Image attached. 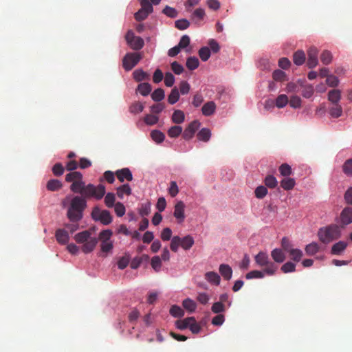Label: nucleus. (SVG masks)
<instances>
[{
  "label": "nucleus",
  "instance_id": "nucleus-57",
  "mask_svg": "<svg viewBox=\"0 0 352 352\" xmlns=\"http://www.w3.org/2000/svg\"><path fill=\"white\" fill-rule=\"evenodd\" d=\"M211 310L212 312L217 314H220L225 311V305L221 302H216L212 304Z\"/></svg>",
  "mask_w": 352,
  "mask_h": 352
},
{
  "label": "nucleus",
  "instance_id": "nucleus-20",
  "mask_svg": "<svg viewBox=\"0 0 352 352\" xmlns=\"http://www.w3.org/2000/svg\"><path fill=\"white\" fill-rule=\"evenodd\" d=\"M194 243L195 240L191 235H186L184 238H180V246L183 250H190Z\"/></svg>",
  "mask_w": 352,
  "mask_h": 352
},
{
  "label": "nucleus",
  "instance_id": "nucleus-42",
  "mask_svg": "<svg viewBox=\"0 0 352 352\" xmlns=\"http://www.w3.org/2000/svg\"><path fill=\"white\" fill-rule=\"evenodd\" d=\"M186 65L188 69L194 70L199 67V62L197 57L190 56L187 58Z\"/></svg>",
  "mask_w": 352,
  "mask_h": 352
},
{
  "label": "nucleus",
  "instance_id": "nucleus-33",
  "mask_svg": "<svg viewBox=\"0 0 352 352\" xmlns=\"http://www.w3.org/2000/svg\"><path fill=\"white\" fill-rule=\"evenodd\" d=\"M180 98L178 89L175 87L172 89L170 93L168 96V102L170 104H174L179 101Z\"/></svg>",
  "mask_w": 352,
  "mask_h": 352
},
{
  "label": "nucleus",
  "instance_id": "nucleus-45",
  "mask_svg": "<svg viewBox=\"0 0 352 352\" xmlns=\"http://www.w3.org/2000/svg\"><path fill=\"white\" fill-rule=\"evenodd\" d=\"M267 188H275L277 187L278 181L273 175H267L264 180Z\"/></svg>",
  "mask_w": 352,
  "mask_h": 352
},
{
  "label": "nucleus",
  "instance_id": "nucleus-49",
  "mask_svg": "<svg viewBox=\"0 0 352 352\" xmlns=\"http://www.w3.org/2000/svg\"><path fill=\"white\" fill-rule=\"evenodd\" d=\"M162 13L172 19H175L178 16L177 10L175 8L170 7L168 6H166L164 7V8L162 10Z\"/></svg>",
  "mask_w": 352,
  "mask_h": 352
},
{
  "label": "nucleus",
  "instance_id": "nucleus-3",
  "mask_svg": "<svg viewBox=\"0 0 352 352\" xmlns=\"http://www.w3.org/2000/svg\"><path fill=\"white\" fill-rule=\"evenodd\" d=\"M318 236L320 242L327 244L340 237V228L335 224L327 226L319 229Z\"/></svg>",
  "mask_w": 352,
  "mask_h": 352
},
{
  "label": "nucleus",
  "instance_id": "nucleus-27",
  "mask_svg": "<svg viewBox=\"0 0 352 352\" xmlns=\"http://www.w3.org/2000/svg\"><path fill=\"white\" fill-rule=\"evenodd\" d=\"M197 137L199 141L208 142L210 139L211 131L208 128H203L197 133Z\"/></svg>",
  "mask_w": 352,
  "mask_h": 352
},
{
  "label": "nucleus",
  "instance_id": "nucleus-4",
  "mask_svg": "<svg viewBox=\"0 0 352 352\" xmlns=\"http://www.w3.org/2000/svg\"><path fill=\"white\" fill-rule=\"evenodd\" d=\"M254 261L258 267H263L264 272L268 276H273L278 270V266L269 258V256L265 252H258L254 256Z\"/></svg>",
  "mask_w": 352,
  "mask_h": 352
},
{
  "label": "nucleus",
  "instance_id": "nucleus-8",
  "mask_svg": "<svg viewBox=\"0 0 352 352\" xmlns=\"http://www.w3.org/2000/svg\"><path fill=\"white\" fill-rule=\"evenodd\" d=\"M127 45L133 50H140L144 45V41L140 36H135L132 30H129L125 36Z\"/></svg>",
  "mask_w": 352,
  "mask_h": 352
},
{
  "label": "nucleus",
  "instance_id": "nucleus-2",
  "mask_svg": "<svg viewBox=\"0 0 352 352\" xmlns=\"http://www.w3.org/2000/svg\"><path fill=\"white\" fill-rule=\"evenodd\" d=\"M91 197L76 196L72 198L67 212V217L73 223L79 222L83 219V212L86 208V199Z\"/></svg>",
  "mask_w": 352,
  "mask_h": 352
},
{
  "label": "nucleus",
  "instance_id": "nucleus-9",
  "mask_svg": "<svg viewBox=\"0 0 352 352\" xmlns=\"http://www.w3.org/2000/svg\"><path fill=\"white\" fill-rule=\"evenodd\" d=\"M200 125L201 124L198 120H193L191 122L182 133L184 139L188 140L192 138Z\"/></svg>",
  "mask_w": 352,
  "mask_h": 352
},
{
  "label": "nucleus",
  "instance_id": "nucleus-16",
  "mask_svg": "<svg viewBox=\"0 0 352 352\" xmlns=\"http://www.w3.org/2000/svg\"><path fill=\"white\" fill-rule=\"evenodd\" d=\"M91 235V232H90L89 230H85L80 233H77L74 236V239L76 242L78 243H83L89 241V239L93 238L90 236Z\"/></svg>",
  "mask_w": 352,
  "mask_h": 352
},
{
  "label": "nucleus",
  "instance_id": "nucleus-30",
  "mask_svg": "<svg viewBox=\"0 0 352 352\" xmlns=\"http://www.w3.org/2000/svg\"><path fill=\"white\" fill-rule=\"evenodd\" d=\"M281 188L285 190H290L294 188L295 180L291 177H285L280 182Z\"/></svg>",
  "mask_w": 352,
  "mask_h": 352
},
{
  "label": "nucleus",
  "instance_id": "nucleus-58",
  "mask_svg": "<svg viewBox=\"0 0 352 352\" xmlns=\"http://www.w3.org/2000/svg\"><path fill=\"white\" fill-rule=\"evenodd\" d=\"M267 194V188L264 186H260L256 187V190H254V195L258 199H263Z\"/></svg>",
  "mask_w": 352,
  "mask_h": 352
},
{
  "label": "nucleus",
  "instance_id": "nucleus-12",
  "mask_svg": "<svg viewBox=\"0 0 352 352\" xmlns=\"http://www.w3.org/2000/svg\"><path fill=\"white\" fill-rule=\"evenodd\" d=\"M340 222L343 226L352 223V208H345L340 214Z\"/></svg>",
  "mask_w": 352,
  "mask_h": 352
},
{
  "label": "nucleus",
  "instance_id": "nucleus-18",
  "mask_svg": "<svg viewBox=\"0 0 352 352\" xmlns=\"http://www.w3.org/2000/svg\"><path fill=\"white\" fill-rule=\"evenodd\" d=\"M216 109V104L213 101H210L204 104L201 109L203 115L210 116L212 115Z\"/></svg>",
  "mask_w": 352,
  "mask_h": 352
},
{
  "label": "nucleus",
  "instance_id": "nucleus-55",
  "mask_svg": "<svg viewBox=\"0 0 352 352\" xmlns=\"http://www.w3.org/2000/svg\"><path fill=\"white\" fill-rule=\"evenodd\" d=\"M104 204L109 208H113L116 204L115 203V195L112 192H109L105 195Z\"/></svg>",
  "mask_w": 352,
  "mask_h": 352
},
{
  "label": "nucleus",
  "instance_id": "nucleus-32",
  "mask_svg": "<svg viewBox=\"0 0 352 352\" xmlns=\"http://www.w3.org/2000/svg\"><path fill=\"white\" fill-rule=\"evenodd\" d=\"M144 105L141 102H135L132 103L129 108V111L131 113L138 114L143 111Z\"/></svg>",
  "mask_w": 352,
  "mask_h": 352
},
{
  "label": "nucleus",
  "instance_id": "nucleus-54",
  "mask_svg": "<svg viewBox=\"0 0 352 352\" xmlns=\"http://www.w3.org/2000/svg\"><path fill=\"white\" fill-rule=\"evenodd\" d=\"M289 105L294 109H299L301 107L302 100L301 98L298 96H292L289 100Z\"/></svg>",
  "mask_w": 352,
  "mask_h": 352
},
{
  "label": "nucleus",
  "instance_id": "nucleus-62",
  "mask_svg": "<svg viewBox=\"0 0 352 352\" xmlns=\"http://www.w3.org/2000/svg\"><path fill=\"white\" fill-rule=\"evenodd\" d=\"M343 172L346 175L352 177V159L347 160L343 165Z\"/></svg>",
  "mask_w": 352,
  "mask_h": 352
},
{
  "label": "nucleus",
  "instance_id": "nucleus-36",
  "mask_svg": "<svg viewBox=\"0 0 352 352\" xmlns=\"http://www.w3.org/2000/svg\"><path fill=\"white\" fill-rule=\"evenodd\" d=\"M131 192L129 184H122L117 188V195L120 199H122L123 195H130Z\"/></svg>",
  "mask_w": 352,
  "mask_h": 352
},
{
  "label": "nucleus",
  "instance_id": "nucleus-64",
  "mask_svg": "<svg viewBox=\"0 0 352 352\" xmlns=\"http://www.w3.org/2000/svg\"><path fill=\"white\" fill-rule=\"evenodd\" d=\"M296 265L292 262H287L281 266V270L285 274L294 272L295 271Z\"/></svg>",
  "mask_w": 352,
  "mask_h": 352
},
{
  "label": "nucleus",
  "instance_id": "nucleus-13",
  "mask_svg": "<svg viewBox=\"0 0 352 352\" xmlns=\"http://www.w3.org/2000/svg\"><path fill=\"white\" fill-rule=\"evenodd\" d=\"M219 272L226 280H230V279L232 278V270L229 265L221 264L219 266Z\"/></svg>",
  "mask_w": 352,
  "mask_h": 352
},
{
  "label": "nucleus",
  "instance_id": "nucleus-43",
  "mask_svg": "<svg viewBox=\"0 0 352 352\" xmlns=\"http://www.w3.org/2000/svg\"><path fill=\"white\" fill-rule=\"evenodd\" d=\"M265 274H266L265 273V272L263 270L260 271V270H254L250 271L248 273H246L245 278H246V279H248V280L252 279V278H262L265 277Z\"/></svg>",
  "mask_w": 352,
  "mask_h": 352
},
{
  "label": "nucleus",
  "instance_id": "nucleus-25",
  "mask_svg": "<svg viewBox=\"0 0 352 352\" xmlns=\"http://www.w3.org/2000/svg\"><path fill=\"white\" fill-rule=\"evenodd\" d=\"M152 91L151 85L148 82H142L138 85L137 91L142 96H147Z\"/></svg>",
  "mask_w": 352,
  "mask_h": 352
},
{
  "label": "nucleus",
  "instance_id": "nucleus-7",
  "mask_svg": "<svg viewBox=\"0 0 352 352\" xmlns=\"http://www.w3.org/2000/svg\"><path fill=\"white\" fill-rule=\"evenodd\" d=\"M142 55L138 52H131L125 54L122 59V66L126 71L131 70L142 59Z\"/></svg>",
  "mask_w": 352,
  "mask_h": 352
},
{
  "label": "nucleus",
  "instance_id": "nucleus-50",
  "mask_svg": "<svg viewBox=\"0 0 352 352\" xmlns=\"http://www.w3.org/2000/svg\"><path fill=\"white\" fill-rule=\"evenodd\" d=\"M61 188V183L60 181L56 179H52L47 182V188L48 190L54 192L59 190Z\"/></svg>",
  "mask_w": 352,
  "mask_h": 352
},
{
  "label": "nucleus",
  "instance_id": "nucleus-53",
  "mask_svg": "<svg viewBox=\"0 0 352 352\" xmlns=\"http://www.w3.org/2000/svg\"><path fill=\"white\" fill-rule=\"evenodd\" d=\"M170 314L175 318H181L184 316V311L182 307L175 305L171 306Z\"/></svg>",
  "mask_w": 352,
  "mask_h": 352
},
{
  "label": "nucleus",
  "instance_id": "nucleus-60",
  "mask_svg": "<svg viewBox=\"0 0 352 352\" xmlns=\"http://www.w3.org/2000/svg\"><path fill=\"white\" fill-rule=\"evenodd\" d=\"M151 265L155 272H159L162 267V259H160L159 256H155L151 258Z\"/></svg>",
  "mask_w": 352,
  "mask_h": 352
},
{
  "label": "nucleus",
  "instance_id": "nucleus-22",
  "mask_svg": "<svg viewBox=\"0 0 352 352\" xmlns=\"http://www.w3.org/2000/svg\"><path fill=\"white\" fill-rule=\"evenodd\" d=\"M341 99V91L339 89L331 90L328 94V100L333 104H339Z\"/></svg>",
  "mask_w": 352,
  "mask_h": 352
},
{
  "label": "nucleus",
  "instance_id": "nucleus-56",
  "mask_svg": "<svg viewBox=\"0 0 352 352\" xmlns=\"http://www.w3.org/2000/svg\"><path fill=\"white\" fill-rule=\"evenodd\" d=\"M175 28H177L178 30H184L189 28L190 22L187 19H179V20L175 21Z\"/></svg>",
  "mask_w": 352,
  "mask_h": 352
},
{
  "label": "nucleus",
  "instance_id": "nucleus-61",
  "mask_svg": "<svg viewBox=\"0 0 352 352\" xmlns=\"http://www.w3.org/2000/svg\"><path fill=\"white\" fill-rule=\"evenodd\" d=\"M170 250L174 252H177L180 246V237L179 236H174L171 239Z\"/></svg>",
  "mask_w": 352,
  "mask_h": 352
},
{
  "label": "nucleus",
  "instance_id": "nucleus-10",
  "mask_svg": "<svg viewBox=\"0 0 352 352\" xmlns=\"http://www.w3.org/2000/svg\"><path fill=\"white\" fill-rule=\"evenodd\" d=\"M318 51L315 47H311L308 50L307 66L309 68H314L318 65Z\"/></svg>",
  "mask_w": 352,
  "mask_h": 352
},
{
  "label": "nucleus",
  "instance_id": "nucleus-41",
  "mask_svg": "<svg viewBox=\"0 0 352 352\" xmlns=\"http://www.w3.org/2000/svg\"><path fill=\"white\" fill-rule=\"evenodd\" d=\"M198 54L201 60L206 62L210 58L211 52L208 47H202L199 49Z\"/></svg>",
  "mask_w": 352,
  "mask_h": 352
},
{
  "label": "nucleus",
  "instance_id": "nucleus-14",
  "mask_svg": "<svg viewBox=\"0 0 352 352\" xmlns=\"http://www.w3.org/2000/svg\"><path fill=\"white\" fill-rule=\"evenodd\" d=\"M116 175L118 179L120 180L121 182H124V179H126L128 181L133 180V175L131 174L129 169L127 168H122L120 170H117Z\"/></svg>",
  "mask_w": 352,
  "mask_h": 352
},
{
  "label": "nucleus",
  "instance_id": "nucleus-48",
  "mask_svg": "<svg viewBox=\"0 0 352 352\" xmlns=\"http://www.w3.org/2000/svg\"><path fill=\"white\" fill-rule=\"evenodd\" d=\"M183 307L190 312H194L196 309V303L190 298H186L183 300Z\"/></svg>",
  "mask_w": 352,
  "mask_h": 352
},
{
  "label": "nucleus",
  "instance_id": "nucleus-19",
  "mask_svg": "<svg viewBox=\"0 0 352 352\" xmlns=\"http://www.w3.org/2000/svg\"><path fill=\"white\" fill-rule=\"evenodd\" d=\"M205 280H208L209 283L219 285L220 284L221 278L217 273L214 272H208L205 273Z\"/></svg>",
  "mask_w": 352,
  "mask_h": 352
},
{
  "label": "nucleus",
  "instance_id": "nucleus-6",
  "mask_svg": "<svg viewBox=\"0 0 352 352\" xmlns=\"http://www.w3.org/2000/svg\"><path fill=\"white\" fill-rule=\"evenodd\" d=\"M91 217L96 221H100L104 226L109 225L113 221L112 215L108 210H101L98 207L93 208Z\"/></svg>",
  "mask_w": 352,
  "mask_h": 352
},
{
  "label": "nucleus",
  "instance_id": "nucleus-21",
  "mask_svg": "<svg viewBox=\"0 0 352 352\" xmlns=\"http://www.w3.org/2000/svg\"><path fill=\"white\" fill-rule=\"evenodd\" d=\"M171 120L176 124H180L183 123L185 120V114L184 111L179 109L175 110L172 115Z\"/></svg>",
  "mask_w": 352,
  "mask_h": 352
},
{
  "label": "nucleus",
  "instance_id": "nucleus-52",
  "mask_svg": "<svg viewBox=\"0 0 352 352\" xmlns=\"http://www.w3.org/2000/svg\"><path fill=\"white\" fill-rule=\"evenodd\" d=\"M113 248V241L101 242L100 250L102 253L105 254L103 256H106L107 254L112 251Z\"/></svg>",
  "mask_w": 352,
  "mask_h": 352
},
{
  "label": "nucleus",
  "instance_id": "nucleus-39",
  "mask_svg": "<svg viewBox=\"0 0 352 352\" xmlns=\"http://www.w3.org/2000/svg\"><path fill=\"white\" fill-rule=\"evenodd\" d=\"M319 251V245L316 242H312L306 245L305 252L307 255L313 256L318 253Z\"/></svg>",
  "mask_w": 352,
  "mask_h": 352
},
{
  "label": "nucleus",
  "instance_id": "nucleus-59",
  "mask_svg": "<svg viewBox=\"0 0 352 352\" xmlns=\"http://www.w3.org/2000/svg\"><path fill=\"white\" fill-rule=\"evenodd\" d=\"M114 206V212L118 217H122L125 214L126 209L124 205L121 202H117Z\"/></svg>",
  "mask_w": 352,
  "mask_h": 352
},
{
  "label": "nucleus",
  "instance_id": "nucleus-15",
  "mask_svg": "<svg viewBox=\"0 0 352 352\" xmlns=\"http://www.w3.org/2000/svg\"><path fill=\"white\" fill-rule=\"evenodd\" d=\"M56 239L60 244L67 243L69 241V235L67 231L60 228L56 230Z\"/></svg>",
  "mask_w": 352,
  "mask_h": 352
},
{
  "label": "nucleus",
  "instance_id": "nucleus-37",
  "mask_svg": "<svg viewBox=\"0 0 352 352\" xmlns=\"http://www.w3.org/2000/svg\"><path fill=\"white\" fill-rule=\"evenodd\" d=\"M288 102V97L285 94H280L276 98L275 100V105L276 107L281 109L285 107Z\"/></svg>",
  "mask_w": 352,
  "mask_h": 352
},
{
  "label": "nucleus",
  "instance_id": "nucleus-23",
  "mask_svg": "<svg viewBox=\"0 0 352 352\" xmlns=\"http://www.w3.org/2000/svg\"><path fill=\"white\" fill-rule=\"evenodd\" d=\"M206 16L205 10L202 8H196L193 12H192L190 18L192 21H202Z\"/></svg>",
  "mask_w": 352,
  "mask_h": 352
},
{
  "label": "nucleus",
  "instance_id": "nucleus-28",
  "mask_svg": "<svg viewBox=\"0 0 352 352\" xmlns=\"http://www.w3.org/2000/svg\"><path fill=\"white\" fill-rule=\"evenodd\" d=\"M347 247V243L344 241H339L333 244L331 247L332 254L338 255L344 251Z\"/></svg>",
  "mask_w": 352,
  "mask_h": 352
},
{
  "label": "nucleus",
  "instance_id": "nucleus-40",
  "mask_svg": "<svg viewBox=\"0 0 352 352\" xmlns=\"http://www.w3.org/2000/svg\"><path fill=\"white\" fill-rule=\"evenodd\" d=\"M286 252L289 253L291 259L295 262H299L302 257V252L300 249H292Z\"/></svg>",
  "mask_w": 352,
  "mask_h": 352
},
{
  "label": "nucleus",
  "instance_id": "nucleus-47",
  "mask_svg": "<svg viewBox=\"0 0 352 352\" xmlns=\"http://www.w3.org/2000/svg\"><path fill=\"white\" fill-rule=\"evenodd\" d=\"M144 121L146 125H155L158 122L159 117L155 114H146L144 118Z\"/></svg>",
  "mask_w": 352,
  "mask_h": 352
},
{
  "label": "nucleus",
  "instance_id": "nucleus-46",
  "mask_svg": "<svg viewBox=\"0 0 352 352\" xmlns=\"http://www.w3.org/2000/svg\"><path fill=\"white\" fill-rule=\"evenodd\" d=\"M112 236V230L106 229L100 232L99 239H98V240L100 241V242L111 241L110 239Z\"/></svg>",
  "mask_w": 352,
  "mask_h": 352
},
{
  "label": "nucleus",
  "instance_id": "nucleus-35",
  "mask_svg": "<svg viewBox=\"0 0 352 352\" xmlns=\"http://www.w3.org/2000/svg\"><path fill=\"white\" fill-rule=\"evenodd\" d=\"M133 76L134 80L137 82H141L149 78L148 74L144 72L142 69L135 70L133 73Z\"/></svg>",
  "mask_w": 352,
  "mask_h": 352
},
{
  "label": "nucleus",
  "instance_id": "nucleus-51",
  "mask_svg": "<svg viewBox=\"0 0 352 352\" xmlns=\"http://www.w3.org/2000/svg\"><path fill=\"white\" fill-rule=\"evenodd\" d=\"M273 79L276 81H285L287 80L285 72L282 70L276 69L272 74Z\"/></svg>",
  "mask_w": 352,
  "mask_h": 352
},
{
  "label": "nucleus",
  "instance_id": "nucleus-31",
  "mask_svg": "<svg viewBox=\"0 0 352 352\" xmlns=\"http://www.w3.org/2000/svg\"><path fill=\"white\" fill-rule=\"evenodd\" d=\"M183 129L181 126L175 125L171 126L167 131V134L170 138H178L182 133Z\"/></svg>",
  "mask_w": 352,
  "mask_h": 352
},
{
  "label": "nucleus",
  "instance_id": "nucleus-26",
  "mask_svg": "<svg viewBox=\"0 0 352 352\" xmlns=\"http://www.w3.org/2000/svg\"><path fill=\"white\" fill-rule=\"evenodd\" d=\"M305 59V54L302 50H298L293 55V61L296 65H302Z\"/></svg>",
  "mask_w": 352,
  "mask_h": 352
},
{
  "label": "nucleus",
  "instance_id": "nucleus-44",
  "mask_svg": "<svg viewBox=\"0 0 352 352\" xmlns=\"http://www.w3.org/2000/svg\"><path fill=\"white\" fill-rule=\"evenodd\" d=\"M164 97H165L164 91L161 88L156 89L151 94V98L153 100H154L155 102L162 101L164 98Z\"/></svg>",
  "mask_w": 352,
  "mask_h": 352
},
{
  "label": "nucleus",
  "instance_id": "nucleus-17",
  "mask_svg": "<svg viewBox=\"0 0 352 352\" xmlns=\"http://www.w3.org/2000/svg\"><path fill=\"white\" fill-rule=\"evenodd\" d=\"M98 243V239L96 237H93L89 239V241L83 243L82 247H81V250L85 253H90L93 251V250L96 248Z\"/></svg>",
  "mask_w": 352,
  "mask_h": 352
},
{
  "label": "nucleus",
  "instance_id": "nucleus-29",
  "mask_svg": "<svg viewBox=\"0 0 352 352\" xmlns=\"http://www.w3.org/2000/svg\"><path fill=\"white\" fill-rule=\"evenodd\" d=\"M150 135L151 139L157 144L162 143L165 139L164 133L160 130H153Z\"/></svg>",
  "mask_w": 352,
  "mask_h": 352
},
{
  "label": "nucleus",
  "instance_id": "nucleus-11",
  "mask_svg": "<svg viewBox=\"0 0 352 352\" xmlns=\"http://www.w3.org/2000/svg\"><path fill=\"white\" fill-rule=\"evenodd\" d=\"M184 208L185 205L182 201H179L175 206L174 217L179 223L183 222L185 219Z\"/></svg>",
  "mask_w": 352,
  "mask_h": 352
},
{
  "label": "nucleus",
  "instance_id": "nucleus-34",
  "mask_svg": "<svg viewBox=\"0 0 352 352\" xmlns=\"http://www.w3.org/2000/svg\"><path fill=\"white\" fill-rule=\"evenodd\" d=\"M195 320L194 317L186 318L182 320H177L175 322L176 327L180 330H184L188 328V325L190 324L191 322Z\"/></svg>",
  "mask_w": 352,
  "mask_h": 352
},
{
  "label": "nucleus",
  "instance_id": "nucleus-63",
  "mask_svg": "<svg viewBox=\"0 0 352 352\" xmlns=\"http://www.w3.org/2000/svg\"><path fill=\"white\" fill-rule=\"evenodd\" d=\"M321 61L324 65H329L332 60V54L329 51H324L320 56Z\"/></svg>",
  "mask_w": 352,
  "mask_h": 352
},
{
  "label": "nucleus",
  "instance_id": "nucleus-38",
  "mask_svg": "<svg viewBox=\"0 0 352 352\" xmlns=\"http://www.w3.org/2000/svg\"><path fill=\"white\" fill-rule=\"evenodd\" d=\"M329 113L332 118H338L342 114V108L339 104H334L329 109Z\"/></svg>",
  "mask_w": 352,
  "mask_h": 352
},
{
  "label": "nucleus",
  "instance_id": "nucleus-1",
  "mask_svg": "<svg viewBox=\"0 0 352 352\" xmlns=\"http://www.w3.org/2000/svg\"><path fill=\"white\" fill-rule=\"evenodd\" d=\"M66 181L72 182L71 190L73 192L80 194L84 197H94L100 200L105 195V187L102 184L96 186L94 184L86 185L82 180V174L80 172L73 171L67 173Z\"/></svg>",
  "mask_w": 352,
  "mask_h": 352
},
{
  "label": "nucleus",
  "instance_id": "nucleus-5",
  "mask_svg": "<svg viewBox=\"0 0 352 352\" xmlns=\"http://www.w3.org/2000/svg\"><path fill=\"white\" fill-rule=\"evenodd\" d=\"M141 8L134 14V18L138 21L145 20L153 12V5L149 0H138Z\"/></svg>",
  "mask_w": 352,
  "mask_h": 352
},
{
  "label": "nucleus",
  "instance_id": "nucleus-24",
  "mask_svg": "<svg viewBox=\"0 0 352 352\" xmlns=\"http://www.w3.org/2000/svg\"><path fill=\"white\" fill-rule=\"evenodd\" d=\"M271 256H272L274 262L282 263L285 260V255L280 249H274L271 252Z\"/></svg>",
  "mask_w": 352,
  "mask_h": 352
}]
</instances>
